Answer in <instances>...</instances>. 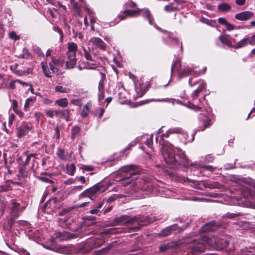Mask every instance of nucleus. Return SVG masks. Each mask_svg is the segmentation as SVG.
I'll use <instances>...</instances> for the list:
<instances>
[{"mask_svg": "<svg viewBox=\"0 0 255 255\" xmlns=\"http://www.w3.org/2000/svg\"><path fill=\"white\" fill-rule=\"evenodd\" d=\"M183 133L181 128H174L169 129L161 135L159 141V144L162 145L161 152L164 161L170 168L176 169L182 167L188 168L194 165L187 158L184 151L180 149H175L172 145H166L168 143L163 139L164 137H169L171 134Z\"/></svg>", "mask_w": 255, "mask_h": 255, "instance_id": "nucleus-1", "label": "nucleus"}, {"mask_svg": "<svg viewBox=\"0 0 255 255\" xmlns=\"http://www.w3.org/2000/svg\"><path fill=\"white\" fill-rule=\"evenodd\" d=\"M58 222L63 228L68 229L72 232H76L79 229V226L71 216L60 218L58 219Z\"/></svg>", "mask_w": 255, "mask_h": 255, "instance_id": "nucleus-2", "label": "nucleus"}, {"mask_svg": "<svg viewBox=\"0 0 255 255\" xmlns=\"http://www.w3.org/2000/svg\"><path fill=\"white\" fill-rule=\"evenodd\" d=\"M105 190H106V188H104V186L102 184L98 183L82 192L79 195V198H82L87 197L92 199V197L98 192H103Z\"/></svg>", "mask_w": 255, "mask_h": 255, "instance_id": "nucleus-3", "label": "nucleus"}, {"mask_svg": "<svg viewBox=\"0 0 255 255\" xmlns=\"http://www.w3.org/2000/svg\"><path fill=\"white\" fill-rule=\"evenodd\" d=\"M209 238L203 237L198 240L193 241V245L191 247L193 252H203L206 249L207 244L209 243Z\"/></svg>", "mask_w": 255, "mask_h": 255, "instance_id": "nucleus-4", "label": "nucleus"}, {"mask_svg": "<svg viewBox=\"0 0 255 255\" xmlns=\"http://www.w3.org/2000/svg\"><path fill=\"white\" fill-rule=\"evenodd\" d=\"M199 126L196 131H204L206 128H209L212 125L211 120L206 115L200 114L198 116Z\"/></svg>", "mask_w": 255, "mask_h": 255, "instance_id": "nucleus-5", "label": "nucleus"}, {"mask_svg": "<svg viewBox=\"0 0 255 255\" xmlns=\"http://www.w3.org/2000/svg\"><path fill=\"white\" fill-rule=\"evenodd\" d=\"M123 171L125 172V175L122 179V181L129 180L131 178H133L134 176H136L140 174L139 170L135 169V166L133 165H129L125 167Z\"/></svg>", "mask_w": 255, "mask_h": 255, "instance_id": "nucleus-6", "label": "nucleus"}, {"mask_svg": "<svg viewBox=\"0 0 255 255\" xmlns=\"http://www.w3.org/2000/svg\"><path fill=\"white\" fill-rule=\"evenodd\" d=\"M77 49H68L67 52L68 60L66 62V68H73L76 64L77 59L76 58Z\"/></svg>", "mask_w": 255, "mask_h": 255, "instance_id": "nucleus-7", "label": "nucleus"}, {"mask_svg": "<svg viewBox=\"0 0 255 255\" xmlns=\"http://www.w3.org/2000/svg\"><path fill=\"white\" fill-rule=\"evenodd\" d=\"M143 11V14L144 17H147L148 19L149 23L151 24V21L150 19V11L148 9H138L137 10H129V9H125L124 11V13L126 14L127 15L130 16L131 17H134L138 15L139 14L140 11Z\"/></svg>", "mask_w": 255, "mask_h": 255, "instance_id": "nucleus-8", "label": "nucleus"}, {"mask_svg": "<svg viewBox=\"0 0 255 255\" xmlns=\"http://www.w3.org/2000/svg\"><path fill=\"white\" fill-rule=\"evenodd\" d=\"M132 221H134V223H137L138 225L137 227H134L135 231L138 230L142 226H146L151 222L148 217L144 216H135L132 217Z\"/></svg>", "mask_w": 255, "mask_h": 255, "instance_id": "nucleus-9", "label": "nucleus"}, {"mask_svg": "<svg viewBox=\"0 0 255 255\" xmlns=\"http://www.w3.org/2000/svg\"><path fill=\"white\" fill-rule=\"evenodd\" d=\"M32 129V127L31 126H29L28 124L25 122L22 123V124L17 128V137L21 138L26 135Z\"/></svg>", "mask_w": 255, "mask_h": 255, "instance_id": "nucleus-10", "label": "nucleus"}, {"mask_svg": "<svg viewBox=\"0 0 255 255\" xmlns=\"http://www.w3.org/2000/svg\"><path fill=\"white\" fill-rule=\"evenodd\" d=\"M180 245L179 241H171L161 245L159 247L160 252L163 253L168 250L176 249Z\"/></svg>", "mask_w": 255, "mask_h": 255, "instance_id": "nucleus-11", "label": "nucleus"}, {"mask_svg": "<svg viewBox=\"0 0 255 255\" xmlns=\"http://www.w3.org/2000/svg\"><path fill=\"white\" fill-rule=\"evenodd\" d=\"M178 229L177 224H175L169 226L163 229L158 234V236L160 237H165L171 235V233L173 231L177 230Z\"/></svg>", "mask_w": 255, "mask_h": 255, "instance_id": "nucleus-12", "label": "nucleus"}, {"mask_svg": "<svg viewBox=\"0 0 255 255\" xmlns=\"http://www.w3.org/2000/svg\"><path fill=\"white\" fill-rule=\"evenodd\" d=\"M190 74H193L195 76H198L201 74L200 72L194 71L193 68L186 67L178 71L179 78L186 77Z\"/></svg>", "mask_w": 255, "mask_h": 255, "instance_id": "nucleus-13", "label": "nucleus"}, {"mask_svg": "<svg viewBox=\"0 0 255 255\" xmlns=\"http://www.w3.org/2000/svg\"><path fill=\"white\" fill-rule=\"evenodd\" d=\"M207 89V84L202 82L198 88L192 93L191 98L193 101L196 100L200 93L205 92Z\"/></svg>", "mask_w": 255, "mask_h": 255, "instance_id": "nucleus-14", "label": "nucleus"}, {"mask_svg": "<svg viewBox=\"0 0 255 255\" xmlns=\"http://www.w3.org/2000/svg\"><path fill=\"white\" fill-rule=\"evenodd\" d=\"M71 115L70 110L66 109L64 110H55V116L65 119L66 121H70V116Z\"/></svg>", "mask_w": 255, "mask_h": 255, "instance_id": "nucleus-15", "label": "nucleus"}, {"mask_svg": "<svg viewBox=\"0 0 255 255\" xmlns=\"http://www.w3.org/2000/svg\"><path fill=\"white\" fill-rule=\"evenodd\" d=\"M64 198L58 199L57 197L52 198L46 202L44 206L45 208H51L53 206V208H59L60 205V202L61 201L64 200Z\"/></svg>", "mask_w": 255, "mask_h": 255, "instance_id": "nucleus-16", "label": "nucleus"}, {"mask_svg": "<svg viewBox=\"0 0 255 255\" xmlns=\"http://www.w3.org/2000/svg\"><path fill=\"white\" fill-rule=\"evenodd\" d=\"M255 44V34L251 37H245L244 39H242L238 43V46L239 47H245L248 44L253 45Z\"/></svg>", "mask_w": 255, "mask_h": 255, "instance_id": "nucleus-17", "label": "nucleus"}, {"mask_svg": "<svg viewBox=\"0 0 255 255\" xmlns=\"http://www.w3.org/2000/svg\"><path fill=\"white\" fill-rule=\"evenodd\" d=\"M254 16V13L250 11H245L237 13L235 17L239 20H247Z\"/></svg>", "mask_w": 255, "mask_h": 255, "instance_id": "nucleus-18", "label": "nucleus"}, {"mask_svg": "<svg viewBox=\"0 0 255 255\" xmlns=\"http://www.w3.org/2000/svg\"><path fill=\"white\" fill-rule=\"evenodd\" d=\"M89 45L93 48H105L103 40L99 37H93L89 42Z\"/></svg>", "mask_w": 255, "mask_h": 255, "instance_id": "nucleus-19", "label": "nucleus"}, {"mask_svg": "<svg viewBox=\"0 0 255 255\" xmlns=\"http://www.w3.org/2000/svg\"><path fill=\"white\" fill-rule=\"evenodd\" d=\"M77 236L75 234H69L67 232H58L56 234V237L60 240H69L76 238Z\"/></svg>", "mask_w": 255, "mask_h": 255, "instance_id": "nucleus-20", "label": "nucleus"}, {"mask_svg": "<svg viewBox=\"0 0 255 255\" xmlns=\"http://www.w3.org/2000/svg\"><path fill=\"white\" fill-rule=\"evenodd\" d=\"M52 62L58 68L61 67L66 69V62L64 61V58L62 57H60L58 58L52 57Z\"/></svg>", "mask_w": 255, "mask_h": 255, "instance_id": "nucleus-21", "label": "nucleus"}, {"mask_svg": "<svg viewBox=\"0 0 255 255\" xmlns=\"http://www.w3.org/2000/svg\"><path fill=\"white\" fill-rule=\"evenodd\" d=\"M115 221L119 223L122 224L134 223V221H132V217H130L129 216L126 215H123L120 217H117L115 219Z\"/></svg>", "mask_w": 255, "mask_h": 255, "instance_id": "nucleus-22", "label": "nucleus"}, {"mask_svg": "<svg viewBox=\"0 0 255 255\" xmlns=\"http://www.w3.org/2000/svg\"><path fill=\"white\" fill-rule=\"evenodd\" d=\"M218 21L220 24L225 26L228 30L231 31L235 29V26L229 23L225 18L220 17L218 19Z\"/></svg>", "mask_w": 255, "mask_h": 255, "instance_id": "nucleus-23", "label": "nucleus"}, {"mask_svg": "<svg viewBox=\"0 0 255 255\" xmlns=\"http://www.w3.org/2000/svg\"><path fill=\"white\" fill-rule=\"evenodd\" d=\"M74 209V207L71 206L66 208L63 209L61 211H59L58 215L60 216H65V217L72 216L71 212Z\"/></svg>", "mask_w": 255, "mask_h": 255, "instance_id": "nucleus-24", "label": "nucleus"}, {"mask_svg": "<svg viewBox=\"0 0 255 255\" xmlns=\"http://www.w3.org/2000/svg\"><path fill=\"white\" fill-rule=\"evenodd\" d=\"M216 222L215 221H212L205 224L201 228V231L203 232H211L214 230V228L215 227Z\"/></svg>", "mask_w": 255, "mask_h": 255, "instance_id": "nucleus-25", "label": "nucleus"}, {"mask_svg": "<svg viewBox=\"0 0 255 255\" xmlns=\"http://www.w3.org/2000/svg\"><path fill=\"white\" fill-rule=\"evenodd\" d=\"M81 132V129L79 126H75L71 128V139L74 140L78 136L80 135Z\"/></svg>", "mask_w": 255, "mask_h": 255, "instance_id": "nucleus-26", "label": "nucleus"}, {"mask_svg": "<svg viewBox=\"0 0 255 255\" xmlns=\"http://www.w3.org/2000/svg\"><path fill=\"white\" fill-rule=\"evenodd\" d=\"M181 61L179 58L176 61L174 62L172 64L171 67V74H172L175 71H177V73L178 74V71H180L181 70Z\"/></svg>", "mask_w": 255, "mask_h": 255, "instance_id": "nucleus-27", "label": "nucleus"}, {"mask_svg": "<svg viewBox=\"0 0 255 255\" xmlns=\"http://www.w3.org/2000/svg\"><path fill=\"white\" fill-rule=\"evenodd\" d=\"M55 104L60 107L65 108L68 105V101L66 98L59 99L55 101Z\"/></svg>", "mask_w": 255, "mask_h": 255, "instance_id": "nucleus-28", "label": "nucleus"}, {"mask_svg": "<svg viewBox=\"0 0 255 255\" xmlns=\"http://www.w3.org/2000/svg\"><path fill=\"white\" fill-rule=\"evenodd\" d=\"M18 66L19 65L17 63H14L10 65V69L16 75L22 76L24 74V71L22 70H18L17 68Z\"/></svg>", "mask_w": 255, "mask_h": 255, "instance_id": "nucleus-29", "label": "nucleus"}, {"mask_svg": "<svg viewBox=\"0 0 255 255\" xmlns=\"http://www.w3.org/2000/svg\"><path fill=\"white\" fill-rule=\"evenodd\" d=\"M105 113V110L101 107L96 108L94 111L92 112V114L95 117L98 118L99 119L102 118Z\"/></svg>", "mask_w": 255, "mask_h": 255, "instance_id": "nucleus-30", "label": "nucleus"}, {"mask_svg": "<svg viewBox=\"0 0 255 255\" xmlns=\"http://www.w3.org/2000/svg\"><path fill=\"white\" fill-rule=\"evenodd\" d=\"M56 154L58 157L60 158L61 160H67V156L64 149L60 148H58Z\"/></svg>", "mask_w": 255, "mask_h": 255, "instance_id": "nucleus-31", "label": "nucleus"}, {"mask_svg": "<svg viewBox=\"0 0 255 255\" xmlns=\"http://www.w3.org/2000/svg\"><path fill=\"white\" fill-rule=\"evenodd\" d=\"M76 166L74 163L67 164L66 165V173L71 175L73 176L76 171Z\"/></svg>", "mask_w": 255, "mask_h": 255, "instance_id": "nucleus-32", "label": "nucleus"}, {"mask_svg": "<svg viewBox=\"0 0 255 255\" xmlns=\"http://www.w3.org/2000/svg\"><path fill=\"white\" fill-rule=\"evenodd\" d=\"M26 165L25 164L20 165L18 167V174L21 177H26L28 175V172L26 171Z\"/></svg>", "mask_w": 255, "mask_h": 255, "instance_id": "nucleus-33", "label": "nucleus"}, {"mask_svg": "<svg viewBox=\"0 0 255 255\" xmlns=\"http://www.w3.org/2000/svg\"><path fill=\"white\" fill-rule=\"evenodd\" d=\"M16 56L19 58L28 59L31 56V54L28 51V49H22V53Z\"/></svg>", "mask_w": 255, "mask_h": 255, "instance_id": "nucleus-34", "label": "nucleus"}, {"mask_svg": "<svg viewBox=\"0 0 255 255\" xmlns=\"http://www.w3.org/2000/svg\"><path fill=\"white\" fill-rule=\"evenodd\" d=\"M218 10L221 12L229 11L231 7V6L226 3H223L218 5Z\"/></svg>", "mask_w": 255, "mask_h": 255, "instance_id": "nucleus-35", "label": "nucleus"}, {"mask_svg": "<svg viewBox=\"0 0 255 255\" xmlns=\"http://www.w3.org/2000/svg\"><path fill=\"white\" fill-rule=\"evenodd\" d=\"M187 106L188 108H189L190 109H191L195 111H196V112L201 111L202 109V107H201L199 106H197V105H195L190 101H188L187 102Z\"/></svg>", "mask_w": 255, "mask_h": 255, "instance_id": "nucleus-36", "label": "nucleus"}, {"mask_svg": "<svg viewBox=\"0 0 255 255\" xmlns=\"http://www.w3.org/2000/svg\"><path fill=\"white\" fill-rule=\"evenodd\" d=\"M55 90L57 92L61 93H68L70 91L69 88L63 87L62 86H56L55 88Z\"/></svg>", "mask_w": 255, "mask_h": 255, "instance_id": "nucleus-37", "label": "nucleus"}, {"mask_svg": "<svg viewBox=\"0 0 255 255\" xmlns=\"http://www.w3.org/2000/svg\"><path fill=\"white\" fill-rule=\"evenodd\" d=\"M79 166L80 169H82L85 171H93L95 169V167L92 165L80 164Z\"/></svg>", "mask_w": 255, "mask_h": 255, "instance_id": "nucleus-38", "label": "nucleus"}, {"mask_svg": "<svg viewBox=\"0 0 255 255\" xmlns=\"http://www.w3.org/2000/svg\"><path fill=\"white\" fill-rule=\"evenodd\" d=\"M218 244L221 245V248H227L229 245V241L227 239H221L217 241Z\"/></svg>", "mask_w": 255, "mask_h": 255, "instance_id": "nucleus-39", "label": "nucleus"}, {"mask_svg": "<svg viewBox=\"0 0 255 255\" xmlns=\"http://www.w3.org/2000/svg\"><path fill=\"white\" fill-rule=\"evenodd\" d=\"M219 39L224 45L229 46L230 41L226 35H221L219 37Z\"/></svg>", "mask_w": 255, "mask_h": 255, "instance_id": "nucleus-40", "label": "nucleus"}, {"mask_svg": "<svg viewBox=\"0 0 255 255\" xmlns=\"http://www.w3.org/2000/svg\"><path fill=\"white\" fill-rule=\"evenodd\" d=\"M244 214L240 212H236L235 213H227L226 214V217L229 219H234L237 217L243 216Z\"/></svg>", "mask_w": 255, "mask_h": 255, "instance_id": "nucleus-41", "label": "nucleus"}, {"mask_svg": "<svg viewBox=\"0 0 255 255\" xmlns=\"http://www.w3.org/2000/svg\"><path fill=\"white\" fill-rule=\"evenodd\" d=\"M118 198H119V196L118 195L114 194V195L111 196L110 197H109L108 198H104L103 199H104L105 203L107 204V203H109L114 202Z\"/></svg>", "mask_w": 255, "mask_h": 255, "instance_id": "nucleus-42", "label": "nucleus"}, {"mask_svg": "<svg viewBox=\"0 0 255 255\" xmlns=\"http://www.w3.org/2000/svg\"><path fill=\"white\" fill-rule=\"evenodd\" d=\"M89 113V106L87 105H85L83 108L82 113L81 114L82 117L83 118H86L88 116Z\"/></svg>", "mask_w": 255, "mask_h": 255, "instance_id": "nucleus-43", "label": "nucleus"}, {"mask_svg": "<svg viewBox=\"0 0 255 255\" xmlns=\"http://www.w3.org/2000/svg\"><path fill=\"white\" fill-rule=\"evenodd\" d=\"M53 138L56 139H59L60 138V130L57 126L54 127V133L53 136Z\"/></svg>", "mask_w": 255, "mask_h": 255, "instance_id": "nucleus-44", "label": "nucleus"}, {"mask_svg": "<svg viewBox=\"0 0 255 255\" xmlns=\"http://www.w3.org/2000/svg\"><path fill=\"white\" fill-rule=\"evenodd\" d=\"M49 67L50 70L53 72V73L58 74H59V69L58 67L56 66L53 63L51 62L49 63Z\"/></svg>", "mask_w": 255, "mask_h": 255, "instance_id": "nucleus-45", "label": "nucleus"}, {"mask_svg": "<svg viewBox=\"0 0 255 255\" xmlns=\"http://www.w3.org/2000/svg\"><path fill=\"white\" fill-rule=\"evenodd\" d=\"M8 37L10 39L17 40L19 39V36L16 34L14 31L9 32L8 33Z\"/></svg>", "mask_w": 255, "mask_h": 255, "instance_id": "nucleus-46", "label": "nucleus"}, {"mask_svg": "<svg viewBox=\"0 0 255 255\" xmlns=\"http://www.w3.org/2000/svg\"><path fill=\"white\" fill-rule=\"evenodd\" d=\"M201 168L205 170L209 171L212 172H214L216 169V167L212 165H203L201 166Z\"/></svg>", "mask_w": 255, "mask_h": 255, "instance_id": "nucleus-47", "label": "nucleus"}, {"mask_svg": "<svg viewBox=\"0 0 255 255\" xmlns=\"http://www.w3.org/2000/svg\"><path fill=\"white\" fill-rule=\"evenodd\" d=\"M35 100V98H27L26 100V101H25V104H24V109L26 110V109L29 108L30 103L31 102H34Z\"/></svg>", "mask_w": 255, "mask_h": 255, "instance_id": "nucleus-48", "label": "nucleus"}, {"mask_svg": "<svg viewBox=\"0 0 255 255\" xmlns=\"http://www.w3.org/2000/svg\"><path fill=\"white\" fill-rule=\"evenodd\" d=\"M15 220L14 219V218L10 217V218L8 220V222H7V226H8L7 230H11L12 226L15 223Z\"/></svg>", "mask_w": 255, "mask_h": 255, "instance_id": "nucleus-49", "label": "nucleus"}, {"mask_svg": "<svg viewBox=\"0 0 255 255\" xmlns=\"http://www.w3.org/2000/svg\"><path fill=\"white\" fill-rule=\"evenodd\" d=\"M37 178L43 182L48 183H53V181L52 180H50L46 177H42V176H37Z\"/></svg>", "mask_w": 255, "mask_h": 255, "instance_id": "nucleus-50", "label": "nucleus"}, {"mask_svg": "<svg viewBox=\"0 0 255 255\" xmlns=\"http://www.w3.org/2000/svg\"><path fill=\"white\" fill-rule=\"evenodd\" d=\"M214 159L215 157L209 154L204 157V161L207 163L212 162Z\"/></svg>", "mask_w": 255, "mask_h": 255, "instance_id": "nucleus-51", "label": "nucleus"}, {"mask_svg": "<svg viewBox=\"0 0 255 255\" xmlns=\"http://www.w3.org/2000/svg\"><path fill=\"white\" fill-rule=\"evenodd\" d=\"M45 115L48 117L53 118L54 117V116H55V110H47L46 111H45Z\"/></svg>", "mask_w": 255, "mask_h": 255, "instance_id": "nucleus-52", "label": "nucleus"}, {"mask_svg": "<svg viewBox=\"0 0 255 255\" xmlns=\"http://www.w3.org/2000/svg\"><path fill=\"white\" fill-rule=\"evenodd\" d=\"M42 68L43 73L46 77L48 78L52 77V75L49 74V70L46 66H45L44 65H42Z\"/></svg>", "mask_w": 255, "mask_h": 255, "instance_id": "nucleus-53", "label": "nucleus"}, {"mask_svg": "<svg viewBox=\"0 0 255 255\" xmlns=\"http://www.w3.org/2000/svg\"><path fill=\"white\" fill-rule=\"evenodd\" d=\"M85 57L86 59L89 61H94L95 60L92 57L90 54L88 52L86 49H83Z\"/></svg>", "mask_w": 255, "mask_h": 255, "instance_id": "nucleus-54", "label": "nucleus"}, {"mask_svg": "<svg viewBox=\"0 0 255 255\" xmlns=\"http://www.w3.org/2000/svg\"><path fill=\"white\" fill-rule=\"evenodd\" d=\"M115 233V229L114 228L109 229L107 230L104 231L102 233L103 235H112L114 234Z\"/></svg>", "mask_w": 255, "mask_h": 255, "instance_id": "nucleus-55", "label": "nucleus"}, {"mask_svg": "<svg viewBox=\"0 0 255 255\" xmlns=\"http://www.w3.org/2000/svg\"><path fill=\"white\" fill-rule=\"evenodd\" d=\"M103 243V241L100 239H97L94 240L93 246L94 248H98Z\"/></svg>", "mask_w": 255, "mask_h": 255, "instance_id": "nucleus-56", "label": "nucleus"}, {"mask_svg": "<svg viewBox=\"0 0 255 255\" xmlns=\"http://www.w3.org/2000/svg\"><path fill=\"white\" fill-rule=\"evenodd\" d=\"M28 151H26L23 153L24 155L27 156L24 162H23V164H25V165H27L29 164L31 159V157L28 155Z\"/></svg>", "mask_w": 255, "mask_h": 255, "instance_id": "nucleus-57", "label": "nucleus"}, {"mask_svg": "<svg viewBox=\"0 0 255 255\" xmlns=\"http://www.w3.org/2000/svg\"><path fill=\"white\" fill-rule=\"evenodd\" d=\"M113 205H109L107 207H106V205L104 207V209L103 210V214L106 215L109 212H110L113 209Z\"/></svg>", "mask_w": 255, "mask_h": 255, "instance_id": "nucleus-58", "label": "nucleus"}, {"mask_svg": "<svg viewBox=\"0 0 255 255\" xmlns=\"http://www.w3.org/2000/svg\"><path fill=\"white\" fill-rule=\"evenodd\" d=\"M75 180L76 181L80 182L83 184H85L86 182V179L84 176H76L75 177Z\"/></svg>", "mask_w": 255, "mask_h": 255, "instance_id": "nucleus-59", "label": "nucleus"}, {"mask_svg": "<svg viewBox=\"0 0 255 255\" xmlns=\"http://www.w3.org/2000/svg\"><path fill=\"white\" fill-rule=\"evenodd\" d=\"M5 87V79L2 75L0 74V89Z\"/></svg>", "mask_w": 255, "mask_h": 255, "instance_id": "nucleus-60", "label": "nucleus"}, {"mask_svg": "<svg viewBox=\"0 0 255 255\" xmlns=\"http://www.w3.org/2000/svg\"><path fill=\"white\" fill-rule=\"evenodd\" d=\"M89 213L91 214H96L100 215V213H101V211L96 208H94L89 211Z\"/></svg>", "mask_w": 255, "mask_h": 255, "instance_id": "nucleus-61", "label": "nucleus"}, {"mask_svg": "<svg viewBox=\"0 0 255 255\" xmlns=\"http://www.w3.org/2000/svg\"><path fill=\"white\" fill-rule=\"evenodd\" d=\"M241 253V255H253L252 251L247 249L242 250Z\"/></svg>", "mask_w": 255, "mask_h": 255, "instance_id": "nucleus-62", "label": "nucleus"}, {"mask_svg": "<svg viewBox=\"0 0 255 255\" xmlns=\"http://www.w3.org/2000/svg\"><path fill=\"white\" fill-rule=\"evenodd\" d=\"M105 202L103 199L98 204H95L94 206V208H96L97 209L100 210V209H101L102 208V207L105 205Z\"/></svg>", "mask_w": 255, "mask_h": 255, "instance_id": "nucleus-63", "label": "nucleus"}, {"mask_svg": "<svg viewBox=\"0 0 255 255\" xmlns=\"http://www.w3.org/2000/svg\"><path fill=\"white\" fill-rule=\"evenodd\" d=\"M12 105L13 110L15 112H16V111H17V109H18V103H17V101L16 100H13Z\"/></svg>", "mask_w": 255, "mask_h": 255, "instance_id": "nucleus-64", "label": "nucleus"}]
</instances>
